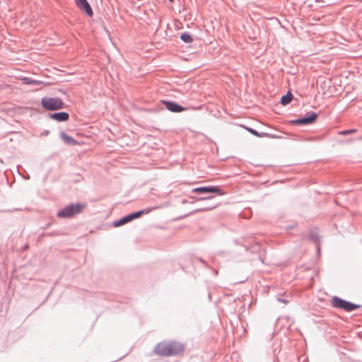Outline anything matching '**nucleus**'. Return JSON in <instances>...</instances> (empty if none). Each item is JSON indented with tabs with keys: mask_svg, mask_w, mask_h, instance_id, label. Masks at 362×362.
Wrapping results in <instances>:
<instances>
[{
	"mask_svg": "<svg viewBox=\"0 0 362 362\" xmlns=\"http://www.w3.org/2000/svg\"><path fill=\"white\" fill-rule=\"evenodd\" d=\"M185 351V345L176 340H166L158 343L153 348L156 355L163 357L177 356Z\"/></svg>",
	"mask_w": 362,
	"mask_h": 362,
	"instance_id": "f257e3e1",
	"label": "nucleus"
},
{
	"mask_svg": "<svg viewBox=\"0 0 362 362\" xmlns=\"http://www.w3.org/2000/svg\"><path fill=\"white\" fill-rule=\"evenodd\" d=\"M192 192L202 195V197H194L197 201L211 200L214 198L212 194H224L219 186L199 187L193 189Z\"/></svg>",
	"mask_w": 362,
	"mask_h": 362,
	"instance_id": "f03ea898",
	"label": "nucleus"
},
{
	"mask_svg": "<svg viewBox=\"0 0 362 362\" xmlns=\"http://www.w3.org/2000/svg\"><path fill=\"white\" fill-rule=\"evenodd\" d=\"M86 205L82 203H71L59 210L57 216L59 218H69L81 214Z\"/></svg>",
	"mask_w": 362,
	"mask_h": 362,
	"instance_id": "7ed1b4c3",
	"label": "nucleus"
},
{
	"mask_svg": "<svg viewBox=\"0 0 362 362\" xmlns=\"http://www.w3.org/2000/svg\"><path fill=\"white\" fill-rule=\"evenodd\" d=\"M42 107L48 111H55L65 107V103L59 98L44 97L41 99Z\"/></svg>",
	"mask_w": 362,
	"mask_h": 362,
	"instance_id": "20e7f679",
	"label": "nucleus"
},
{
	"mask_svg": "<svg viewBox=\"0 0 362 362\" xmlns=\"http://www.w3.org/2000/svg\"><path fill=\"white\" fill-rule=\"evenodd\" d=\"M332 305L336 308H341L346 312H351L361 307L360 305L346 301L338 296L332 297Z\"/></svg>",
	"mask_w": 362,
	"mask_h": 362,
	"instance_id": "39448f33",
	"label": "nucleus"
},
{
	"mask_svg": "<svg viewBox=\"0 0 362 362\" xmlns=\"http://www.w3.org/2000/svg\"><path fill=\"white\" fill-rule=\"evenodd\" d=\"M150 211H151V209H147L139 210V211L129 214L122 217L121 218L115 221L112 223V226L114 227H119V226H123L136 218L141 217L143 214H148Z\"/></svg>",
	"mask_w": 362,
	"mask_h": 362,
	"instance_id": "423d86ee",
	"label": "nucleus"
},
{
	"mask_svg": "<svg viewBox=\"0 0 362 362\" xmlns=\"http://www.w3.org/2000/svg\"><path fill=\"white\" fill-rule=\"evenodd\" d=\"M317 118V115L314 112H308L303 117L291 121V123L296 125H304L313 124Z\"/></svg>",
	"mask_w": 362,
	"mask_h": 362,
	"instance_id": "0eeeda50",
	"label": "nucleus"
},
{
	"mask_svg": "<svg viewBox=\"0 0 362 362\" xmlns=\"http://www.w3.org/2000/svg\"><path fill=\"white\" fill-rule=\"evenodd\" d=\"M161 103L168 110L172 112L178 113L186 110L185 107L174 101L163 100Z\"/></svg>",
	"mask_w": 362,
	"mask_h": 362,
	"instance_id": "6e6552de",
	"label": "nucleus"
},
{
	"mask_svg": "<svg viewBox=\"0 0 362 362\" xmlns=\"http://www.w3.org/2000/svg\"><path fill=\"white\" fill-rule=\"evenodd\" d=\"M75 4L88 16L92 17L93 16V11L87 0H75Z\"/></svg>",
	"mask_w": 362,
	"mask_h": 362,
	"instance_id": "1a4fd4ad",
	"label": "nucleus"
},
{
	"mask_svg": "<svg viewBox=\"0 0 362 362\" xmlns=\"http://www.w3.org/2000/svg\"><path fill=\"white\" fill-rule=\"evenodd\" d=\"M48 117L58 122H63L69 120V114L66 112H58L49 113L48 115Z\"/></svg>",
	"mask_w": 362,
	"mask_h": 362,
	"instance_id": "9d476101",
	"label": "nucleus"
},
{
	"mask_svg": "<svg viewBox=\"0 0 362 362\" xmlns=\"http://www.w3.org/2000/svg\"><path fill=\"white\" fill-rule=\"evenodd\" d=\"M60 138L68 145L74 146L77 144V141L73 137L69 136L64 132H60Z\"/></svg>",
	"mask_w": 362,
	"mask_h": 362,
	"instance_id": "9b49d317",
	"label": "nucleus"
},
{
	"mask_svg": "<svg viewBox=\"0 0 362 362\" xmlns=\"http://www.w3.org/2000/svg\"><path fill=\"white\" fill-rule=\"evenodd\" d=\"M22 81L26 85L40 86L42 83V81L33 79L28 77H24L22 78Z\"/></svg>",
	"mask_w": 362,
	"mask_h": 362,
	"instance_id": "f8f14e48",
	"label": "nucleus"
},
{
	"mask_svg": "<svg viewBox=\"0 0 362 362\" xmlns=\"http://www.w3.org/2000/svg\"><path fill=\"white\" fill-rule=\"evenodd\" d=\"M293 99V95L291 92H287V93L281 97V103L283 105H288Z\"/></svg>",
	"mask_w": 362,
	"mask_h": 362,
	"instance_id": "ddd939ff",
	"label": "nucleus"
},
{
	"mask_svg": "<svg viewBox=\"0 0 362 362\" xmlns=\"http://www.w3.org/2000/svg\"><path fill=\"white\" fill-rule=\"evenodd\" d=\"M180 39L185 43H190L193 41V37L189 33H182L180 35Z\"/></svg>",
	"mask_w": 362,
	"mask_h": 362,
	"instance_id": "4468645a",
	"label": "nucleus"
},
{
	"mask_svg": "<svg viewBox=\"0 0 362 362\" xmlns=\"http://www.w3.org/2000/svg\"><path fill=\"white\" fill-rule=\"evenodd\" d=\"M310 238L314 241L315 243H317V250H320V246L318 245V242H319V235L317 233V231L315 230H312L310 231Z\"/></svg>",
	"mask_w": 362,
	"mask_h": 362,
	"instance_id": "2eb2a0df",
	"label": "nucleus"
},
{
	"mask_svg": "<svg viewBox=\"0 0 362 362\" xmlns=\"http://www.w3.org/2000/svg\"><path fill=\"white\" fill-rule=\"evenodd\" d=\"M216 206V204H212L209 205L208 206H203L200 209H195L193 212H192V214L195 213L197 211H209V210L214 209Z\"/></svg>",
	"mask_w": 362,
	"mask_h": 362,
	"instance_id": "dca6fc26",
	"label": "nucleus"
},
{
	"mask_svg": "<svg viewBox=\"0 0 362 362\" xmlns=\"http://www.w3.org/2000/svg\"><path fill=\"white\" fill-rule=\"evenodd\" d=\"M250 134H252L256 136H258V137H264V136H269V134L267 133H264V132L259 133L257 131H256L255 129H252V128H250Z\"/></svg>",
	"mask_w": 362,
	"mask_h": 362,
	"instance_id": "f3484780",
	"label": "nucleus"
},
{
	"mask_svg": "<svg viewBox=\"0 0 362 362\" xmlns=\"http://www.w3.org/2000/svg\"><path fill=\"white\" fill-rule=\"evenodd\" d=\"M357 130L356 129H351L348 130H343L339 132V134L346 136L349 134H352L354 133H356Z\"/></svg>",
	"mask_w": 362,
	"mask_h": 362,
	"instance_id": "a211bd4d",
	"label": "nucleus"
},
{
	"mask_svg": "<svg viewBox=\"0 0 362 362\" xmlns=\"http://www.w3.org/2000/svg\"><path fill=\"white\" fill-rule=\"evenodd\" d=\"M199 260L200 262H202L203 264H204L205 267H207L206 262L202 258H199Z\"/></svg>",
	"mask_w": 362,
	"mask_h": 362,
	"instance_id": "6ab92c4d",
	"label": "nucleus"
},
{
	"mask_svg": "<svg viewBox=\"0 0 362 362\" xmlns=\"http://www.w3.org/2000/svg\"><path fill=\"white\" fill-rule=\"evenodd\" d=\"M278 300L280 301V302H282L285 304H287L288 303V300H285V299H281V298H278Z\"/></svg>",
	"mask_w": 362,
	"mask_h": 362,
	"instance_id": "aec40b11",
	"label": "nucleus"
},
{
	"mask_svg": "<svg viewBox=\"0 0 362 362\" xmlns=\"http://www.w3.org/2000/svg\"><path fill=\"white\" fill-rule=\"evenodd\" d=\"M22 177L25 179V180H29L30 179V175L29 174H26V175H22Z\"/></svg>",
	"mask_w": 362,
	"mask_h": 362,
	"instance_id": "412c9836",
	"label": "nucleus"
},
{
	"mask_svg": "<svg viewBox=\"0 0 362 362\" xmlns=\"http://www.w3.org/2000/svg\"><path fill=\"white\" fill-rule=\"evenodd\" d=\"M241 127L245 128L246 130L249 131V127H246V126H244V125H241Z\"/></svg>",
	"mask_w": 362,
	"mask_h": 362,
	"instance_id": "4be33fe9",
	"label": "nucleus"
},
{
	"mask_svg": "<svg viewBox=\"0 0 362 362\" xmlns=\"http://www.w3.org/2000/svg\"><path fill=\"white\" fill-rule=\"evenodd\" d=\"M169 1H170V2H173V0H169Z\"/></svg>",
	"mask_w": 362,
	"mask_h": 362,
	"instance_id": "5701e85b",
	"label": "nucleus"
}]
</instances>
